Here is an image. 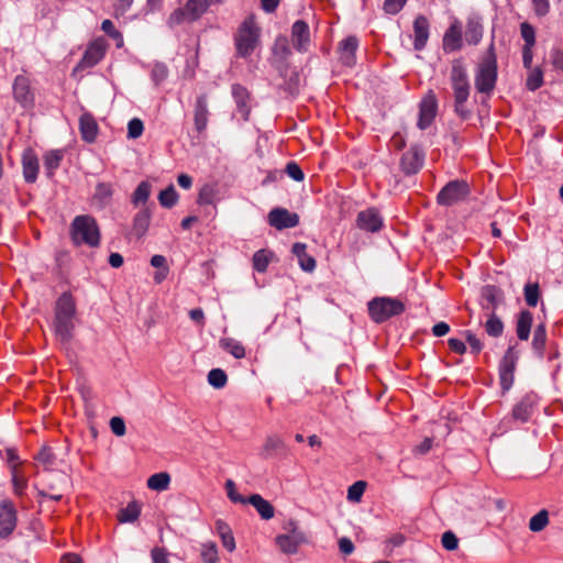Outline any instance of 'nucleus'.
<instances>
[{"instance_id":"obj_1","label":"nucleus","mask_w":563,"mask_h":563,"mask_svg":"<svg viewBox=\"0 0 563 563\" xmlns=\"http://www.w3.org/2000/svg\"><path fill=\"white\" fill-rule=\"evenodd\" d=\"M76 303L69 292L62 294L55 303L53 330L57 340L68 344L75 329Z\"/></svg>"},{"instance_id":"obj_2","label":"nucleus","mask_w":563,"mask_h":563,"mask_svg":"<svg viewBox=\"0 0 563 563\" xmlns=\"http://www.w3.org/2000/svg\"><path fill=\"white\" fill-rule=\"evenodd\" d=\"M70 238L75 245L97 247L100 244V230L95 218L88 214L77 216L70 224Z\"/></svg>"},{"instance_id":"obj_3","label":"nucleus","mask_w":563,"mask_h":563,"mask_svg":"<svg viewBox=\"0 0 563 563\" xmlns=\"http://www.w3.org/2000/svg\"><path fill=\"white\" fill-rule=\"evenodd\" d=\"M497 80V56L494 43H490L486 54L478 66L475 76V88L478 92L490 93Z\"/></svg>"},{"instance_id":"obj_4","label":"nucleus","mask_w":563,"mask_h":563,"mask_svg":"<svg viewBox=\"0 0 563 563\" xmlns=\"http://www.w3.org/2000/svg\"><path fill=\"white\" fill-rule=\"evenodd\" d=\"M368 313L376 323H383L391 317L399 316L405 311V305L401 300L390 297H377L368 303Z\"/></svg>"},{"instance_id":"obj_5","label":"nucleus","mask_w":563,"mask_h":563,"mask_svg":"<svg viewBox=\"0 0 563 563\" xmlns=\"http://www.w3.org/2000/svg\"><path fill=\"white\" fill-rule=\"evenodd\" d=\"M260 27L256 25L253 16L243 21L235 35V46L238 55L241 57L250 56L260 41Z\"/></svg>"},{"instance_id":"obj_6","label":"nucleus","mask_w":563,"mask_h":563,"mask_svg":"<svg viewBox=\"0 0 563 563\" xmlns=\"http://www.w3.org/2000/svg\"><path fill=\"white\" fill-rule=\"evenodd\" d=\"M471 195V187L464 179L449 181L437 195L440 206L450 207L465 200Z\"/></svg>"},{"instance_id":"obj_7","label":"nucleus","mask_w":563,"mask_h":563,"mask_svg":"<svg viewBox=\"0 0 563 563\" xmlns=\"http://www.w3.org/2000/svg\"><path fill=\"white\" fill-rule=\"evenodd\" d=\"M518 362V354L515 346H509L499 363V380L503 391H508L515 380V369Z\"/></svg>"},{"instance_id":"obj_8","label":"nucleus","mask_w":563,"mask_h":563,"mask_svg":"<svg viewBox=\"0 0 563 563\" xmlns=\"http://www.w3.org/2000/svg\"><path fill=\"white\" fill-rule=\"evenodd\" d=\"M426 159V153L421 148L420 145L413 144L410 148L405 152L400 158V169L406 176H412L418 174L423 165Z\"/></svg>"},{"instance_id":"obj_9","label":"nucleus","mask_w":563,"mask_h":563,"mask_svg":"<svg viewBox=\"0 0 563 563\" xmlns=\"http://www.w3.org/2000/svg\"><path fill=\"white\" fill-rule=\"evenodd\" d=\"M451 85L454 91V100L467 101L470 97V82L466 69L461 63H454L450 75Z\"/></svg>"},{"instance_id":"obj_10","label":"nucleus","mask_w":563,"mask_h":563,"mask_svg":"<svg viewBox=\"0 0 563 563\" xmlns=\"http://www.w3.org/2000/svg\"><path fill=\"white\" fill-rule=\"evenodd\" d=\"M18 515L12 501L4 499L0 503V539H9L16 528Z\"/></svg>"},{"instance_id":"obj_11","label":"nucleus","mask_w":563,"mask_h":563,"mask_svg":"<svg viewBox=\"0 0 563 563\" xmlns=\"http://www.w3.org/2000/svg\"><path fill=\"white\" fill-rule=\"evenodd\" d=\"M275 543L284 554L292 555L300 545L308 543V536L306 532L283 533L275 538Z\"/></svg>"},{"instance_id":"obj_12","label":"nucleus","mask_w":563,"mask_h":563,"mask_svg":"<svg viewBox=\"0 0 563 563\" xmlns=\"http://www.w3.org/2000/svg\"><path fill=\"white\" fill-rule=\"evenodd\" d=\"M356 225L363 231L375 233L383 228L384 220L377 209L368 208L357 213Z\"/></svg>"},{"instance_id":"obj_13","label":"nucleus","mask_w":563,"mask_h":563,"mask_svg":"<svg viewBox=\"0 0 563 563\" xmlns=\"http://www.w3.org/2000/svg\"><path fill=\"white\" fill-rule=\"evenodd\" d=\"M438 109V101L432 91H429L428 95L423 97L420 102L419 108V120L418 128L420 130H426L435 118Z\"/></svg>"},{"instance_id":"obj_14","label":"nucleus","mask_w":563,"mask_h":563,"mask_svg":"<svg viewBox=\"0 0 563 563\" xmlns=\"http://www.w3.org/2000/svg\"><path fill=\"white\" fill-rule=\"evenodd\" d=\"M268 223L277 230L295 228L299 224V216L287 209L275 208L268 213Z\"/></svg>"},{"instance_id":"obj_15","label":"nucleus","mask_w":563,"mask_h":563,"mask_svg":"<svg viewBox=\"0 0 563 563\" xmlns=\"http://www.w3.org/2000/svg\"><path fill=\"white\" fill-rule=\"evenodd\" d=\"M13 97L23 108H30L34 103V93L30 81L24 76H16L13 82Z\"/></svg>"},{"instance_id":"obj_16","label":"nucleus","mask_w":563,"mask_h":563,"mask_svg":"<svg viewBox=\"0 0 563 563\" xmlns=\"http://www.w3.org/2000/svg\"><path fill=\"white\" fill-rule=\"evenodd\" d=\"M208 97L201 93L197 97L194 107V123L195 129L199 134L205 133L209 121Z\"/></svg>"},{"instance_id":"obj_17","label":"nucleus","mask_w":563,"mask_h":563,"mask_svg":"<svg viewBox=\"0 0 563 563\" xmlns=\"http://www.w3.org/2000/svg\"><path fill=\"white\" fill-rule=\"evenodd\" d=\"M106 43L102 40L93 41L86 49L77 68H88L97 65L104 56Z\"/></svg>"},{"instance_id":"obj_18","label":"nucleus","mask_w":563,"mask_h":563,"mask_svg":"<svg viewBox=\"0 0 563 563\" xmlns=\"http://www.w3.org/2000/svg\"><path fill=\"white\" fill-rule=\"evenodd\" d=\"M291 41L299 52H306L310 43L309 25L303 20H297L291 27Z\"/></svg>"},{"instance_id":"obj_19","label":"nucleus","mask_w":563,"mask_h":563,"mask_svg":"<svg viewBox=\"0 0 563 563\" xmlns=\"http://www.w3.org/2000/svg\"><path fill=\"white\" fill-rule=\"evenodd\" d=\"M358 47V40L356 36H347L339 43V58L341 63L347 67L355 64V54Z\"/></svg>"},{"instance_id":"obj_20","label":"nucleus","mask_w":563,"mask_h":563,"mask_svg":"<svg viewBox=\"0 0 563 563\" xmlns=\"http://www.w3.org/2000/svg\"><path fill=\"white\" fill-rule=\"evenodd\" d=\"M429 20L424 15H418L413 21V47L421 51L429 40Z\"/></svg>"},{"instance_id":"obj_21","label":"nucleus","mask_w":563,"mask_h":563,"mask_svg":"<svg viewBox=\"0 0 563 563\" xmlns=\"http://www.w3.org/2000/svg\"><path fill=\"white\" fill-rule=\"evenodd\" d=\"M231 91L236 103L239 114L244 121H247L251 113V107L249 104L250 93L247 89L240 84H234L232 85Z\"/></svg>"},{"instance_id":"obj_22","label":"nucleus","mask_w":563,"mask_h":563,"mask_svg":"<svg viewBox=\"0 0 563 563\" xmlns=\"http://www.w3.org/2000/svg\"><path fill=\"white\" fill-rule=\"evenodd\" d=\"M462 47V27L461 23L455 20L445 31L443 36V48L445 52H455Z\"/></svg>"},{"instance_id":"obj_23","label":"nucleus","mask_w":563,"mask_h":563,"mask_svg":"<svg viewBox=\"0 0 563 563\" xmlns=\"http://www.w3.org/2000/svg\"><path fill=\"white\" fill-rule=\"evenodd\" d=\"M482 19L476 14L468 15L466 20V27L464 32L465 41L470 45H477L483 37Z\"/></svg>"},{"instance_id":"obj_24","label":"nucleus","mask_w":563,"mask_h":563,"mask_svg":"<svg viewBox=\"0 0 563 563\" xmlns=\"http://www.w3.org/2000/svg\"><path fill=\"white\" fill-rule=\"evenodd\" d=\"M79 130L84 141L92 143L96 140L98 134V124L90 113L85 112L80 115Z\"/></svg>"},{"instance_id":"obj_25","label":"nucleus","mask_w":563,"mask_h":563,"mask_svg":"<svg viewBox=\"0 0 563 563\" xmlns=\"http://www.w3.org/2000/svg\"><path fill=\"white\" fill-rule=\"evenodd\" d=\"M23 176L26 183H34L37 179L38 159L36 155L27 150L22 156Z\"/></svg>"},{"instance_id":"obj_26","label":"nucleus","mask_w":563,"mask_h":563,"mask_svg":"<svg viewBox=\"0 0 563 563\" xmlns=\"http://www.w3.org/2000/svg\"><path fill=\"white\" fill-rule=\"evenodd\" d=\"M534 406L533 395L523 396L514 407L512 417L521 422H527L532 415Z\"/></svg>"},{"instance_id":"obj_27","label":"nucleus","mask_w":563,"mask_h":563,"mask_svg":"<svg viewBox=\"0 0 563 563\" xmlns=\"http://www.w3.org/2000/svg\"><path fill=\"white\" fill-rule=\"evenodd\" d=\"M291 252L294 255L297 256L299 266L305 272H313L316 268V260L307 254V245L301 242H296L292 247Z\"/></svg>"},{"instance_id":"obj_28","label":"nucleus","mask_w":563,"mask_h":563,"mask_svg":"<svg viewBox=\"0 0 563 563\" xmlns=\"http://www.w3.org/2000/svg\"><path fill=\"white\" fill-rule=\"evenodd\" d=\"M247 504L252 505L263 520H271L275 515L273 505L264 499L260 494H253L247 497Z\"/></svg>"},{"instance_id":"obj_29","label":"nucleus","mask_w":563,"mask_h":563,"mask_svg":"<svg viewBox=\"0 0 563 563\" xmlns=\"http://www.w3.org/2000/svg\"><path fill=\"white\" fill-rule=\"evenodd\" d=\"M112 188L111 185L100 183L96 186V190L93 194L92 202L96 207L103 209L107 207L112 198Z\"/></svg>"},{"instance_id":"obj_30","label":"nucleus","mask_w":563,"mask_h":563,"mask_svg":"<svg viewBox=\"0 0 563 563\" xmlns=\"http://www.w3.org/2000/svg\"><path fill=\"white\" fill-rule=\"evenodd\" d=\"M532 320L533 317L530 311L523 310L519 313L516 328L519 340L527 341L529 339Z\"/></svg>"},{"instance_id":"obj_31","label":"nucleus","mask_w":563,"mask_h":563,"mask_svg":"<svg viewBox=\"0 0 563 563\" xmlns=\"http://www.w3.org/2000/svg\"><path fill=\"white\" fill-rule=\"evenodd\" d=\"M63 158L64 152L62 150H52L44 155V168L47 177H53Z\"/></svg>"},{"instance_id":"obj_32","label":"nucleus","mask_w":563,"mask_h":563,"mask_svg":"<svg viewBox=\"0 0 563 563\" xmlns=\"http://www.w3.org/2000/svg\"><path fill=\"white\" fill-rule=\"evenodd\" d=\"M141 509L136 500L130 501L126 507L119 510L117 519L120 523H131L137 520Z\"/></svg>"},{"instance_id":"obj_33","label":"nucleus","mask_w":563,"mask_h":563,"mask_svg":"<svg viewBox=\"0 0 563 563\" xmlns=\"http://www.w3.org/2000/svg\"><path fill=\"white\" fill-rule=\"evenodd\" d=\"M170 479V475L167 472H159L150 476L146 485L154 492H164L169 488Z\"/></svg>"},{"instance_id":"obj_34","label":"nucleus","mask_w":563,"mask_h":563,"mask_svg":"<svg viewBox=\"0 0 563 563\" xmlns=\"http://www.w3.org/2000/svg\"><path fill=\"white\" fill-rule=\"evenodd\" d=\"M286 449L285 442L277 435L267 437L263 445L262 455L267 459L274 454L283 453Z\"/></svg>"},{"instance_id":"obj_35","label":"nucleus","mask_w":563,"mask_h":563,"mask_svg":"<svg viewBox=\"0 0 563 563\" xmlns=\"http://www.w3.org/2000/svg\"><path fill=\"white\" fill-rule=\"evenodd\" d=\"M482 296L489 303V306L484 307V309L487 310L488 312H495L500 301L501 290L494 285H486L482 289Z\"/></svg>"},{"instance_id":"obj_36","label":"nucleus","mask_w":563,"mask_h":563,"mask_svg":"<svg viewBox=\"0 0 563 563\" xmlns=\"http://www.w3.org/2000/svg\"><path fill=\"white\" fill-rule=\"evenodd\" d=\"M547 342V329L543 323L536 327L533 332L532 349L539 358L544 355V347Z\"/></svg>"},{"instance_id":"obj_37","label":"nucleus","mask_w":563,"mask_h":563,"mask_svg":"<svg viewBox=\"0 0 563 563\" xmlns=\"http://www.w3.org/2000/svg\"><path fill=\"white\" fill-rule=\"evenodd\" d=\"M487 320L485 322V331L489 336L498 338L504 332V323L499 317H497L496 312L490 311L487 312Z\"/></svg>"},{"instance_id":"obj_38","label":"nucleus","mask_w":563,"mask_h":563,"mask_svg":"<svg viewBox=\"0 0 563 563\" xmlns=\"http://www.w3.org/2000/svg\"><path fill=\"white\" fill-rule=\"evenodd\" d=\"M219 345L235 358L240 360L245 356V349L241 342L232 338H223L219 341Z\"/></svg>"},{"instance_id":"obj_39","label":"nucleus","mask_w":563,"mask_h":563,"mask_svg":"<svg viewBox=\"0 0 563 563\" xmlns=\"http://www.w3.org/2000/svg\"><path fill=\"white\" fill-rule=\"evenodd\" d=\"M151 265L157 271L154 273V280L156 284H161L168 275L169 268L166 265V257L163 255H154L151 258Z\"/></svg>"},{"instance_id":"obj_40","label":"nucleus","mask_w":563,"mask_h":563,"mask_svg":"<svg viewBox=\"0 0 563 563\" xmlns=\"http://www.w3.org/2000/svg\"><path fill=\"white\" fill-rule=\"evenodd\" d=\"M210 0H188L185 8L189 12V20L196 21L207 10Z\"/></svg>"},{"instance_id":"obj_41","label":"nucleus","mask_w":563,"mask_h":563,"mask_svg":"<svg viewBox=\"0 0 563 563\" xmlns=\"http://www.w3.org/2000/svg\"><path fill=\"white\" fill-rule=\"evenodd\" d=\"M217 194L218 188L216 185L206 184L199 190L197 202L201 206L212 205Z\"/></svg>"},{"instance_id":"obj_42","label":"nucleus","mask_w":563,"mask_h":563,"mask_svg":"<svg viewBox=\"0 0 563 563\" xmlns=\"http://www.w3.org/2000/svg\"><path fill=\"white\" fill-rule=\"evenodd\" d=\"M272 256V252H268L266 250H260L255 252L252 260L253 268L258 273H264L271 263Z\"/></svg>"},{"instance_id":"obj_43","label":"nucleus","mask_w":563,"mask_h":563,"mask_svg":"<svg viewBox=\"0 0 563 563\" xmlns=\"http://www.w3.org/2000/svg\"><path fill=\"white\" fill-rule=\"evenodd\" d=\"M179 196L174 185H169L166 189L162 190L158 195L159 203L164 208H173L178 202Z\"/></svg>"},{"instance_id":"obj_44","label":"nucleus","mask_w":563,"mask_h":563,"mask_svg":"<svg viewBox=\"0 0 563 563\" xmlns=\"http://www.w3.org/2000/svg\"><path fill=\"white\" fill-rule=\"evenodd\" d=\"M200 556L205 563H218L219 555L217 544L212 541L202 543Z\"/></svg>"},{"instance_id":"obj_45","label":"nucleus","mask_w":563,"mask_h":563,"mask_svg":"<svg viewBox=\"0 0 563 563\" xmlns=\"http://www.w3.org/2000/svg\"><path fill=\"white\" fill-rule=\"evenodd\" d=\"M549 525V512L545 509L540 510L531 517L529 529L532 532H540Z\"/></svg>"},{"instance_id":"obj_46","label":"nucleus","mask_w":563,"mask_h":563,"mask_svg":"<svg viewBox=\"0 0 563 563\" xmlns=\"http://www.w3.org/2000/svg\"><path fill=\"white\" fill-rule=\"evenodd\" d=\"M208 383L217 388H223L228 383V376L225 372L221 368H213L208 373Z\"/></svg>"},{"instance_id":"obj_47","label":"nucleus","mask_w":563,"mask_h":563,"mask_svg":"<svg viewBox=\"0 0 563 563\" xmlns=\"http://www.w3.org/2000/svg\"><path fill=\"white\" fill-rule=\"evenodd\" d=\"M543 85V71L541 68L537 67L530 69L528 78L526 80V87L530 91H536Z\"/></svg>"},{"instance_id":"obj_48","label":"nucleus","mask_w":563,"mask_h":563,"mask_svg":"<svg viewBox=\"0 0 563 563\" xmlns=\"http://www.w3.org/2000/svg\"><path fill=\"white\" fill-rule=\"evenodd\" d=\"M168 76V68L164 63L156 62L151 68V79L155 86H158Z\"/></svg>"},{"instance_id":"obj_49","label":"nucleus","mask_w":563,"mask_h":563,"mask_svg":"<svg viewBox=\"0 0 563 563\" xmlns=\"http://www.w3.org/2000/svg\"><path fill=\"white\" fill-rule=\"evenodd\" d=\"M273 52L282 59H286L291 54L287 37L278 36L275 40Z\"/></svg>"},{"instance_id":"obj_50","label":"nucleus","mask_w":563,"mask_h":563,"mask_svg":"<svg viewBox=\"0 0 563 563\" xmlns=\"http://www.w3.org/2000/svg\"><path fill=\"white\" fill-rule=\"evenodd\" d=\"M225 490L228 498L234 504L246 505L247 498L243 497L238 493L235 483L232 479H227L225 482Z\"/></svg>"},{"instance_id":"obj_51","label":"nucleus","mask_w":563,"mask_h":563,"mask_svg":"<svg viewBox=\"0 0 563 563\" xmlns=\"http://www.w3.org/2000/svg\"><path fill=\"white\" fill-rule=\"evenodd\" d=\"M540 289L538 284H527L525 286V299L528 306L536 307L539 300Z\"/></svg>"},{"instance_id":"obj_52","label":"nucleus","mask_w":563,"mask_h":563,"mask_svg":"<svg viewBox=\"0 0 563 563\" xmlns=\"http://www.w3.org/2000/svg\"><path fill=\"white\" fill-rule=\"evenodd\" d=\"M520 34L525 41L523 46H534L536 45V31H534V27L530 23L522 22L520 24Z\"/></svg>"},{"instance_id":"obj_53","label":"nucleus","mask_w":563,"mask_h":563,"mask_svg":"<svg viewBox=\"0 0 563 563\" xmlns=\"http://www.w3.org/2000/svg\"><path fill=\"white\" fill-rule=\"evenodd\" d=\"M366 488V483L357 481L347 489V499L350 501H360Z\"/></svg>"},{"instance_id":"obj_54","label":"nucleus","mask_w":563,"mask_h":563,"mask_svg":"<svg viewBox=\"0 0 563 563\" xmlns=\"http://www.w3.org/2000/svg\"><path fill=\"white\" fill-rule=\"evenodd\" d=\"M285 172L295 181H302L305 179V174L296 162H288Z\"/></svg>"},{"instance_id":"obj_55","label":"nucleus","mask_w":563,"mask_h":563,"mask_svg":"<svg viewBox=\"0 0 563 563\" xmlns=\"http://www.w3.org/2000/svg\"><path fill=\"white\" fill-rule=\"evenodd\" d=\"M466 342L468 343L471 347V352L474 354H478L483 350V343L482 341L472 332V331H464L463 332Z\"/></svg>"},{"instance_id":"obj_56","label":"nucleus","mask_w":563,"mask_h":563,"mask_svg":"<svg viewBox=\"0 0 563 563\" xmlns=\"http://www.w3.org/2000/svg\"><path fill=\"white\" fill-rule=\"evenodd\" d=\"M441 543L444 549H446L449 551H453V550H456L459 547V539L452 531H445L442 534Z\"/></svg>"},{"instance_id":"obj_57","label":"nucleus","mask_w":563,"mask_h":563,"mask_svg":"<svg viewBox=\"0 0 563 563\" xmlns=\"http://www.w3.org/2000/svg\"><path fill=\"white\" fill-rule=\"evenodd\" d=\"M185 21L191 22L189 20V12L186 10L185 7L174 11L168 20L170 25H178Z\"/></svg>"},{"instance_id":"obj_58","label":"nucleus","mask_w":563,"mask_h":563,"mask_svg":"<svg viewBox=\"0 0 563 563\" xmlns=\"http://www.w3.org/2000/svg\"><path fill=\"white\" fill-rule=\"evenodd\" d=\"M533 11L537 16L543 18L550 12L549 0H532Z\"/></svg>"},{"instance_id":"obj_59","label":"nucleus","mask_w":563,"mask_h":563,"mask_svg":"<svg viewBox=\"0 0 563 563\" xmlns=\"http://www.w3.org/2000/svg\"><path fill=\"white\" fill-rule=\"evenodd\" d=\"M407 0H385L384 2V10L388 14H396L398 13Z\"/></svg>"},{"instance_id":"obj_60","label":"nucleus","mask_w":563,"mask_h":563,"mask_svg":"<svg viewBox=\"0 0 563 563\" xmlns=\"http://www.w3.org/2000/svg\"><path fill=\"white\" fill-rule=\"evenodd\" d=\"M110 428L111 431L118 437H122L125 433V423L124 420L120 417L111 418Z\"/></svg>"},{"instance_id":"obj_61","label":"nucleus","mask_w":563,"mask_h":563,"mask_svg":"<svg viewBox=\"0 0 563 563\" xmlns=\"http://www.w3.org/2000/svg\"><path fill=\"white\" fill-rule=\"evenodd\" d=\"M152 563H169L168 553L165 549L154 548L151 551Z\"/></svg>"},{"instance_id":"obj_62","label":"nucleus","mask_w":563,"mask_h":563,"mask_svg":"<svg viewBox=\"0 0 563 563\" xmlns=\"http://www.w3.org/2000/svg\"><path fill=\"white\" fill-rule=\"evenodd\" d=\"M128 136L131 139L141 136V119L134 118L129 122Z\"/></svg>"},{"instance_id":"obj_63","label":"nucleus","mask_w":563,"mask_h":563,"mask_svg":"<svg viewBox=\"0 0 563 563\" xmlns=\"http://www.w3.org/2000/svg\"><path fill=\"white\" fill-rule=\"evenodd\" d=\"M101 30L112 38H121L120 32L115 30L111 20H103L101 23Z\"/></svg>"},{"instance_id":"obj_64","label":"nucleus","mask_w":563,"mask_h":563,"mask_svg":"<svg viewBox=\"0 0 563 563\" xmlns=\"http://www.w3.org/2000/svg\"><path fill=\"white\" fill-rule=\"evenodd\" d=\"M551 62L554 68L563 70V51L559 48L552 49Z\"/></svg>"}]
</instances>
